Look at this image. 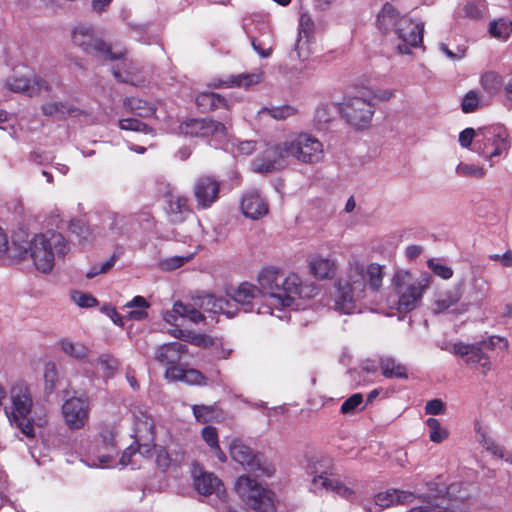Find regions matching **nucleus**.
<instances>
[{"label": "nucleus", "instance_id": "1", "mask_svg": "<svg viewBox=\"0 0 512 512\" xmlns=\"http://www.w3.org/2000/svg\"><path fill=\"white\" fill-rule=\"evenodd\" d=\"M226 295H215L205 293L197 295L198 305L204 312L213 314H225L232 317L236 314L238 306H242L245 312H248L246 306L256 298V292L262 294L263 290H225Z\"/></svg>", "mask_w": 512, "mask_h": 512}, {"label": "nucleus", "instance_id": "29", "mask_svg": "<svg viewBox=\"0 0 512 512\" xmlns=\"http://www.w3.org/2000/svg\"><path fill=\"white\" fill-rule=\"evenodd\" d=\"M264 73L262 71L248 74H239L229 76L227 79H219L214 81L211 85L214 88L219 87H244L249 88L250 86L256 85L263 79Z\"/></svg>", "mask_w": 512, "mask_h": 512}, {"label": "nucleus", "instance_id": "4", "mask_svg": "<svg viewBox=\"0 0 512 512\" xmlns=\"http://www.w3.org/2000/svg\"><path fill=\"white\" fill-rule=\"evenodd\" d=\"M511 147L509 133L506 128L495 125L478 129V138L472 151L489 161L494 166L497 157H506Z\"/></svg>", "mask_w": 512, "mask_h": 512}, {"label": "nucleus", "instance_id": "52", "mask_svg": "<svg viewBox=\"0 0 512 512\" xmlns=\"http://www.w3.org/2000/svg\"><path fill=\"white\" fill-rule=\"evenodd\" d=\"M489 33L492 37L507 40L512 33V21L500 18L489 25Z\"/></svg>", "mask_w": 512, "mask_h": 512}, {"label": "nucleus", "instance_id": "35", "mask_svg": "<svg viewBox=\"0 0 512 512\" xmlns=\"http://www.w3.org/2000/svg\"><path fill=\"white\" fill-rule=\"evenodd\" d=\"M153 449L155 454V462L157 466L163 471L168 470L172 466L179 465L184 461V453L176 452L174 454L168 452L165 447L156 446L151 444V450Z\"/></svg>", "mask_w": 512, "mask_h": 512}, {"label": "nucleus", "instance_id": "23", "mask_svg": "<svg viewBox=\"0 0 512 512\" xmlns=\"http://www.w3.org/2000/svg\"><path fill=\"white\" fill-rule=\"evenodd\" d=\"M41 110L45 116L57 117L60 119L72 117L88 120L90 118V113L86 109L69 102H49L42 105Z\"/></svg>", "mask_w": 512, "mask_h": 512}, {"label": "nucleus", "instance_id": "49", "mask_svg": "<svg viewBox=\"0 0 512 512\" xmlns=\"http://www.w3.org/2000/svg\"><path fill=\"white\" fill-rule=\"evenodd\" d=\"M196 254L197 249H194L193 251L186 253L184 255L169 256L161 259L159 261V266L161 269L166 271L175 270L177 268L182 267L187 262L191 261Z\"/></svg>", "mask_w": 512, "mask_h": 512}, {"label": "nucleus", "instance_id": "30", "mask_svg": "<svg viewBox=\"0 0 512 512\" xmlns=\"http://www.w3.org/2000/svg\"><path fill=\"white\" fill-rule=\"evenodd\" d=\"M187 346L179 342H171L159 346L155 353V359L163 364H174L178 363L181 356L186 353Z\"/></svg>", "mask_w": 512, "mask_h": 512}, {"label": "nucleus", "instance_id": "12", "mask_svg": "<svg viewBox=\"0 0 512 512\" xmlns=\"http://www.w3.org/2000/svg\"><path fill=\"white\" fill-rule=\"evenodd\" d=\"M310 491L314 494H322L323 492H331L343 499L352 500L355 498V490L351 482H345L337 475L329 472L327 475H315L310 482Z\"/></svg>", "mask_w": 512, "mask_h": 512}, {"label": "nucleus", "instance_id": "41", "mask_svg": "<svg viewBox=\"0 0 512 512\" xmlns=\"http://www.w3.org/2000/svg\"><path fill=\"white\" fill-rule=\"evenodd\" d=\"M281 277L280 268L275 266L263 267L257 275L259 288H280L279 280Z\"/></svg>", "mask_w": 512, "mask_h": 512}, {"label": "nucleus", "instance_id": "18", "mask_svg": "<svg viewBox=\"0 0 512 512\" xmlns=\"http://www.w3.org/2000/svg\"><path fill=\"white\" fill-rule=\"evenodd\" d=\"M366 290H334L333 308L342 314L361 313L366 308Z\"/></svg>", "mask_w": 512, "mask_h": 512}, {"label": "nucleus", "instance_id": "22", "mask_svg": "<svg viewBox=\"0 0 512 512\" xmlns=\"http://www.w3.org/2000/svg\"><path fill=\"white\" fill-rule=\"evenodd\" d=\"M240 208L245 217L253 220L265 216L269 211L266 199L255 189L249 190L243 194Z\"/></svg>", "mask_w": 512, "mask_h": 512}, {"label": "nucleus", "instance_id": "8", "mask_svg": "<svg viewBox=\"0 0 512 512\" xmlns=\"http://www.w3.org/2000/svg\"><path fill=\"white\" fill-rule=\"evenodd\" d=\"M286 152L301 163L314 164L324 156L323 144L309 133H298L287 137Z\"/></svg>", "mask_w": 512, "mask_h": 512}, {"label": "nucleus", "instance_id": "45", "mask_svg": "<svg viewBox=\"0 0 512 512\" xmlns=\"http://www.w3.org/2000/svg\"><path fill=\"white\" fill-rule=\"evenodd\" d=\"M59 347L66 355L77 360H84L88 356V349L84 344L73 342L70 339H62L59 342Z\"/></svg>", "mask_w": 512, "mask_h": 512}, {"label": "nucleus", "instance_id": "3", "mask_svg": "<svg viewBox=\"0 0 512 512\" xmlns=\"http://www.w3.org/2000/svg\"><path fill=\"white\" fill-rule=\"evenodd\" d=\"M11 405L5 407V414L12 426L18 428L28 438L32 437V394L30 385L16 383L10 391Z\"/></svg>", "mask_w": 512, "mask_h": 512}, {"label": "nucleus", "instance_id": "57", "mask_svg": "<svg viewBox=\"0 0 512 512\" xmlns=\"http://www.w3.org/2000/svg\"><path fill=\"white\" fill-rule=\"evenodd\" d=\"M119 127L122 130L136 131L152 135L155 134L154 129L152 127L136 118H125L119 120Z\"/></svg>", "mask_w": 512, "mask_h": 512}, {"label": "nucleus", "instance_id": "5", "mask_svg": "<svg viewBox=\"0 0 512 512\" xmlns=\"http://www.w3.org/2000/svg\"><path fill=\"white\" fill-rule=\"evenodd\" d=\"M373 96L369 91H361L356 95H349L339 104V113L346 122L356 129L368 127L375 113Z\"/></svg>", "mask_w": 512, "mask_h": 512}, {"label": "nucleus", "instance_id": "56", "mask_svg": "<svg viewBox=\"0 0 512 512\" xmlns=\"http://www.w3.org/2000/svg\"><path fill=\"white\" fill-rule=\"evenodd\" d=\"M251 45L253 50L261 58H269L273 53V38L267 35L263 39L251 38Z\"/></svg>", "mask_w": 512, "mask_h": 512}, {"label": "nucleus", "instance_id": "25", "mask_svg": "<svg viewBox=\"0 0 512 512\" xmlns=\"http://www.w3.org/2000/svg\"><path fill=\"white\" fill-rule=\"evenodd\" d=\"M194 486L198 493L202 495L215 494L219 500H226V490L221 481L209 472H201L194 476Z\"/></svg>", "mask_w": 512, "mask_h": 512}, {"label": "nucleus", "instance_id": "55", "mask_svg": "<svg viewBox=\"0 0 512 512\" xmlns=\"http://www.w3.org/2000/svg\"><path fill=\"white\" fill-rule=\"evenodd\" d=\"M480 84L487 93L495 94L502 87V77L494 71H488L481 75Z\"/></svg>", "mask_w": 512, "mask_h": 512}, {"label": "nucleus", "instance_id": "62", "mask_svg": "<svg viewBox=\"0 0 512 512\" xmlns=\"http://www.w3.org/2000/svg\"><path fill=\"white\" fill-rule=\"evenodd\" d=\"M192 411L196 420L201 423L210 422L215 417V410L213 406L193 405Z\"/></svg>", "mask_w": 512, "mask_h": 512}, {"label": "nucleus", "instance_id": "2", "mask_svg": "<svg viewBox=\"0 0 512 512\" xmlns=\"http://www.w3.org/2000/svg\"><path fill=\"white\" fill-rule=\"evenodd\" d=\"M69 250L61 233L48 229L34 236V267L42 273L50 272L56 258H63Z\"/></svg>", "mask_w": 512, "mask_h": 512}, {"label": "nucleus", "instance_id": "59", "mask_svg": "<svg viewBox=\"0 0 512 512\" xmlns=\"http://www.w3.org/2000/svg\"><path fill=\"white\" fill-rule=\"evenodd\" d=\"M429 428V438L434 443H441L448 437V431L443 428L436 418H429L426 421Z\"/></svg>", "mask_w": 512, "mask_h": 512}, {"label": "nucleus", "instance_id": "7", "mask_svg": "<svg viewBox=\"0 0 512 512\" xmlns=\"http://www.w3.org/2000/svg\"><path fill=\"white\" fill-rule=\"evenodd\" d=\"M72 42L83 52L99 60H116L123 56L122 50L112 51L103 40L96 37L91 26L78 25L72 31Z\"/></svg>", "mask_w": 512, "mask_h": 512}, {"label": "nucleus", "instance_id": "39", "mask_svg": "<svg viewBox=\"0 0 512 512\" xmlns=\"http://www.w3.org/2000/svg\"><path fill=\"white\" fill-rule=\"evenodd\" d=\"M379 365L382 375L386 378H407L406 367L391 356H380Z\"/></svg>", "mask_w": 512, "mask_h": 512}, {"label": "nucleus", "instance_id": "10", "mask_svg": "<svg viewBox=\"0 0 512 512\" xmlns=\"http://www.w3.org/2000/svg\"><path fill=\"white\" fill-rule=\"evenodd\" d=\"M230 455L235 462L241 464L257 477H270L274 473V467L267 463L262 455L255 454L250 447L239 439H234L231 442Z\"/></svg>", "mask_w": 512, "mask_h": 512}, {"label": "nucleus", "instance_id": "14", "mask_svg": "<svg viewBox=\"0 0 512 512\" xmlns=\"http://www.w3.org/2000/svg\"><path fill=\"white\" fill-rule=\"evenodd\" d=\"M134 416V437L140 455L151 453V444L155 439V425L153 418L143 409H136Z\"/></svg>", "mask_w": 512, "mask_h": 512}, {"label": "nucleus", "instance_id": "38", "mask_svg": "<svg viewBox=\"0 0 512 512\" xmlns=\"http://www.w3.org/2000/svg\"><path fill=\"white\" fill-rule=\"evenodd\" d=\"M307 471L310 475H327L333 468V460L324 454H313L307 457Z\"/></svg>", "mask_w": 512, "mask_h": 512}, {"label": "nucleus", "instance_id": "58", "mask_svg": "<svg viewBox=\"0 0 512 512\" xmlns=\"http://www.w3.org/2000/svg\"><path fill=\"white\" fill-rule=\"evenodd\" d=\"M427 266L434 273V275L442 279L447 280L453 276L452 268L448 266L442 259H428Z\"/></svg>", "mask_w": 512, "mask_h": 512}, {"label": "nucleus", "instance_id": "51", "mask_svg": "<svg viewBox=\"0 0 512 512\" xmlns=\"http://www.w3.org/2000/svg\"><path fill=\"white\" fill-rule=\"evenodd\" d=\"M29 83V78L15 69L13 75L5 81V86L12 92L21 93L29 90Z\"/></svg>", "mask_w": 512, "mask_h": 512}, {"label": "nucleus", "instance_id": "48", "mask_svg": "<svg viewBox=\"0 0 512 512\" xmlns=\"http://www.w3.org/2000/svg\"><path fill=\"white\" fill-rule=\"evenodd\" d=\"M313 41L314 39L297 35V38L292 47V51L295 54V58L297 60L300 62H305L310 58L312 55Z\"/></svg>", "mask_w": 512, "mask_h": 512}, {"label": "nucleus", "instance_id": "60", "mask_svg": "<svg viewBox=\"0 0 512 512\" xmlns=\"http://www.w3.org/2000/svg\"><path fill=\"white\" fill-rule=\"evenodd\" d=\"M315 24L308 13L300 15L297 35L314 39Z\"/></svg>", "mask_w": 512, "mask_h": 512}, {"label": "nucleus", "instance_id": "43", "mask_svg": "<svg viewBox=\"0 0 512 512\" xmlns=\"http://www.w3.org/2000/svg\"><path fill=\"white\" fill-rule=\"evenodd\" d=\"M196 104L202 111L226 107V100L220 94L206 91L196 96Z\"/></svg>", "mask_w": 512, "mask_h": 512}, {"label": "nucleus", "instance_id": "17", "mask_svg": "<svg viewBox=\"0 0 512 512\" xmlns=\"http://www.w3.org/2000/svg\"><path fill=\"white\" fill-rule=\"evenodd\" d=\"M384 267L378 263H371L366 268L359 262L349 265L350 286L362 283L370 288H380L383 281Z\"/></svg>", "mask_w": 512, "mask_h": 512}, {"label": "nucleus", "instance_id": "34", "mask_svg": "<svg viewBox=\"0 0 512 512\" xmlns=\"http://www.w3.org/2000/svg\"><path fill=\"white\" fill-rule=\"evenodd\" d=\"M309 272L318 280L330 279L335 275L336 265L333 260L315 257L308 263Z\"/></svg>", "mask_w": 512, "mask_h": 512}, {"label": "nucleus", "instance_id": "19", "mask_svg": "<svg viewBox=\"0 0 512 512\" xmlns=\"http://www.w3.org/2000/svg\"><path fill=\"white\" fill-rule=\"evenodd\" d=\"M416 498L414 492L390 488L374 497V506H365L366 512H380L382 509L398 505H408Z\"/></svg>", "mask_w": 512, "mask_h": 512}, {"label": "nucleus", "instance_id": "21", "mask_svg": "<svg viewBox=\"0 0 512 512\" xmlns=\"http://www.w3.org/2000/svg\"><path fill=\"white\" fill-rule=\"evenodd\" d=\"M62 413L69 428L81 429L88 421L89 407L83 399L72 397L63 404Z\"/></svg>", "mask_w": 512, "mask_h": 512}, {"label": "nucleus", "instance_id": "28", "mask_svg": "<svg viewBox=\"0 0 512 512\" xmlns=\"http://www.w3.org/2000/svg\"><path fill=\"white\" fill-rule=\"evenodd\" d=\"M400 20L402 15L390 3H386L377 14L376 25L384 34L391 31L396 33Z\"/></svg>", "mask_w": 512, "mask_h": 512}, {"label": "nucleus", "instance_id": "64", "mask_svg": "<svg viewBox=\"0 0 512 512\" xmlns=\"http://www.w3.org/2000/svg\"><path fill=\"white\" fill-rule=\"evenodd\" d=\"M115 264V255L111 256L109 259H107L104 262L96 263L93 266H91L88 271L86 272V278L91 279L99 274L106 273L108 270H110Z\"/></svg>", "mask_w": 512, "mask_h": 512}, {"label": "nucleus", "instance_id": "37", "mask_svg": "<svg viewBox=\"0 0 512 512\" xmlns=\"http://www.w3.org/2000/svg\"><path fill=\"white\" fill-rule=\"evenodd\" d=\"M149 304L142 296H135L131 301L123 305L124 317L130 320H143L148 316Z\"/></svg>", "mask_w": 512, "mask_h": 512}, {"label": "nucleus", "instance_id": "42", "mask_svg": "<svg viewBox=\"0 0 512 512\" xmlns=\"http://www.w3.org/2000/svg\"><path fill=\"white\" fill-rule=\"evenodd\" d=\"M123 105L126 111L143 118L154 115L156 110L153 104L135 97L126 98Z\"/></svg>", "mask_w": 512, "mask_h": 512}, {"label": "nucleus", "instance_id": "50", "mask_svg": "<svg viewBox=\"0 0 512 512\" xmlns=\"http://www.w3.org/2000/svg\"><path fill=\"white\" fill-rule=\"evenodd\" d=\"M455 173L463 178L483 179L486 169L482 165L460 162L455 168Z\"/></svg>", "mask_w": 512, "mask_h": 512}, {"label": "nucleus", "instance_id": "63", "mask_svg": "<svg viewBox=\"0 0 512 512\" xmlns=\"http://www.w3.org/2000/svg\"><path fill=\"white\" fill-rule=\"evenodd\" d=\"M479 106V94L475 90L468 91L461 102V109L464 113H472Z\"/></svg>", "mask_w": 512, "mask_h": 512}, {"label": "nucleus", "instance_id": "13", "mask_svg": "<svg viewBox=\"0 0 512 512\" xmlns=\"http://www.w3.org/2000/svg\"><path fill=\"white\" fill-rule=\"evenodd\" d=\"M441 348L461 357L467 365L480 368L483 374H486L491 368L489 357L483 352L479 343L466 344L463 342H455L442 346Z\"/></svg>", "mask_w": 512, "mask_h": 512}, {"label": "nucleus", "instance_id": "47", "mask_svg": "<svg viewBox=\"0 0 512 512\" xmlns=\"http://www.w3.org/2000/svg\"><path fill=\"white\" fill-rule=\"evenodd\" d=\"M478 440L479 443L493 456L497 458L504 459L505 461H509V457L505 456L503 448L497 444L491 437H489L482 429V427L477 428Z\"/></svg>", "mask_w": 512, "mask_h": 512}, {"label": "nucleus", "instance_id": "27", "mask_svg": "<svg viewBox=\"0 0 512 512\" xmlns=\"http://www.w3.org/2000/svg\"><path fill=\"white\" fill-rule=\"evenodd\" d=\"M165 378L168 381H181L188 385L206 386L208 378L199 370L184 369L179 366H170L165 371Z\"/></svg>", "mask_w": 512, "mask_h": 512}, {"label": "nucleus", "instance_id": "20", "mask_svg": "<svg viewBox=\"0 0 512 512\" xmlns=\"http://www.w3.org/2000/svg\"><path fill=\"white\" fill-rule=\"evenodd\" d=\"M220 183L212 176L199 177L193 188L198 209L210 208L218 199Z\"/></svg>", "mask_w": 512, "mask_h": 512}, {"label": "nucleus", "instance_id": "6", "mask_svg": "<svg viewBox=\"0 0 512 512\" xmlns=\"http://www.w3.org/2000/svg\"><path fill=\"white\" fill-rule=\"evenodd\" d=\"M239 497L257 512H275L274 493L248 476H240L235 483Z\"/></svg>", "mask_w": 512, "mask_h": 512}, {"label": "nucleus", "instance_id": "24", "mask_svg": "<svg viewBox=\"0 0 512 512\" xmlns=\"http://www.w3.org/2000/svg\"><path fill=\"white\" fill-rule=\"evenodd\" d=\"M423 290H392L387 302L391 309L399 313H406L413 310L422 296Z\"/></svg>", "mask_w": 512, "mask_h": 512}, {"label": "nucleus", "instance_id": "31", "mask_svg": "<svg viewBox=\"0 0 512 512\" xmlns=\"http://www.w3.org/2000/svg\"><path fill=\"white\" fill-rule=\"evenodd\" d=\"M301 290H280V293L264 295L266 304L270 309L292 308L299 309L295 303V296L300 295Z\"/></svg>", "mask_w": 512, "mask_h": 512}, {"label": "nucleus", "instance_id": "36", "mask_svg": "<svg viewBox=\"0 0 512 512\" xmlns=\"http://www.w3.org/2000/svg\"><path fill=\"white\" fill-rule=\"evenodd\" d=\"M191 210L188 205V199L184 196H174L169 200L168 216L171 222L181 223L188 215Z\"/></svg>", "mask_w": 512, "mask_h": 512}, {"label": "nucleus", "instance_id": "32", "mask_svg": "<svg viewBox=\"0 0 512 512\" xmlns=\"http://www.w3.org/2000/svg\"><path fill=\"white\" fill-rule=\"evenodd\" d=\"M176 315L188 319L189 321L193 323H200L202 321H205V316L199 312L197 309H195L191 305H185L182 302H176L173 305L172 311L167 312L164 315V319L168 323H174L176 324Z\"/></svg>", "mask_w": 512, "mask_h": 512}, {"label": "nucleus", "instance_id": "46", "mask_svg": "<svg viewBox=\"0 0 512 512\" xmlns=\"http://www.w3.org/2000/svg\"><path fill=\"white\" fill-rule=\"evenodd\" d=\"M296 113V109L290 105L262 107L258 111L259 118L269 116L275 120H284Z\"/></svg>", "mask_w": 512, "mask_h": 512}, {"label": "nucleus", "instance_id": "53", "mask_svg": "<svg viewBox=\"0 0 512 512\" xmlns=\"http://www.w3.org/2000/svg\"><path fill=\"white\" fill-rule=\"evenodd\" d=\"M338 112L339 104L322 103L315 110L314 120L319 124H326L330 122Z\"/></svg>", "mask_w": 512, "mask_h": 512}, {"label": "nucleus", "instance_id": "44", "mask_svg": "<svg viewBox=\"0 0 512 512\" xmlns=\"http://www.w3.org/2000/svg\"><path fill=\"white\" fill-rule=\"evenodd\" d=\"M465 17L472 20H481L488 14L486 0H467L463 7Z\"/></svg>", "mask_w": 512, "mask_h": 512}, {"label": "nucleus", "instance_id": "54", "mask_svg": "<svg viewBox=\"0 0 512 512\" xmlns=\"http://www.w3.org/2000/svg\"><path fill=\"white\" fill-rule=\"evenodd\" d=\"M202 437L207 445L216 453L218 459L221 462H225L226 456L219 446L216 429L212 426L204 427L202 430Z\"/></svg>", "mask_w": 512, "mask_h": 512}, {"label": "nucleus", "instance_id": "26", "mask_svg": "<svg viewBox=\"0 0 512 512\" xmlns=\"http://www.w3.org/2000/svg\"><path fill=\"white\" fill-rule=\"evenodd\" d=\"M32 239L30 237V228L28 226H19L13 231L11 241V260H23L31 253Z\"/></svg>", "mask_w": 512, "mask_h": 512}, {"label": "nucleus", "instance_id": "15", "mask_svg": "<svg viewBox=\"0 0 512 512\" xmlns=\"http://www.w3.org/2000/svg\"><path fill=\"white\" fill-rule=\"evenodd\" d=\"M287 146V138L281 143L268 146L261 157H257L253 160V170L267 173L284 168L286 166V159L291 158L290 154L286 152Z\"/></svg>", "mask_w": 512, "mask_h": 512}, {"label": "nucleus", "instance_id": "40", "mask_svg": "<svg viewBox=\"0 0 512 512\" xmlns=\"http://www.w3.org/2000/svg\"><path fill=\"white\" fill-rule=\"evenodd\" d=\"M460 290H439L435 294L433 311L440 313L450 309L460 299Z\"/></svg>", "mask_w": 512, "mask_h": 512}, {"label": "nucleus", "instance_id": "16", "mask_svg": "<svg viewBox=\"0 0 512 512\" xmlns=\"http://www.w3.org/2000/svg\"><path fill=\"white\" fill-rule=\"evenodd\" d=\"M179 128L180 132L187 136H213L217 140H222L227 135V128L223 123L207 118L189 119L182 122Z\"/></svg>", "mask_w": 512, "mask_h": 512}, {"label": "nucleus", "instance_id": "33", "mask_svg": "<svg viewBox=\"0 0 512 512\" xmlns=\"http://www.w3.org/2000/svg\"><path fill=\"white\" fill-rule=\"evenodd\" d=\"M422 499V504L411 508L407 512H447L449 500L446 494L439 492L431 496H419Z\"/></svg>", "mask_w": 512, "mask_h": 512}, {"label": "nucleus", "instance_id": "11", "mask_svg": "<svg viewBox=\"0 0 512 512\" xmlns=\"http://www.w3.org/2000/svg\"><path fill=\"white\" fill-rule=\"evenodd\" d=\"M424 23L412 19L409 15H402V20L396 29V37L399 43L396 49L399 54H411L412 48L420 47L423 41Z\"/></svg>", "mask_w": 512, "mask_h": 512}, {"label": "nucleus", "instance_id": "9", "mask_svg": "<svg viewBox=\"0 0 512 512\" xmlns=\"http://www.w3.org/2000/svg\"><path fill=\"white\" fill-rule=\"evenodd\" d=\"M116 430L113 426H105L100 432V439L88 451L86 464L94 468H108L117 455Z\"/></svg>", "mask_w": 512, "mask_h": 512}, {"label": "nucleus", "instance_id": "61", "mask_svg": "<svg viewBox=\"0 0 512 512\" xmlns=\"http://www.w3.org/2000/svg\"><path fill=\"white\" fill-rule=\"evenodd\" d=\"M71 299L81 308H90L98 304V301L95 297L89 293L84 292L83 290H72Z\"/></svg>", "mask_w": 512, "mask_h": 512}]
</instances>
